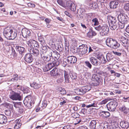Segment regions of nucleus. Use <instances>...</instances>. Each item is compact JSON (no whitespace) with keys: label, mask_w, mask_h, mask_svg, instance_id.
Returning <instances> with one entry per match:
<instances>
[{"label":"nucleus","mask_w":129,"mask_h":129,"mask_svg":"<svg viewBox=\"0 0 129 129\" xmlns=\"http://www.w3.org/2000/svg\"><path fill=\"white\" fill-rule=\"evenodd\" d=\"M3 34L6 38L10 40L14 39L17 36V33L14 28L9 26L4 29Z\"/></svg>","instance_id":"f257e3e1"},{"label":"nucleus","mask_w":129,"mask_h":129,"mask_svg":"<svg viewBox=\"0 0 129 129\" xmlns=\"http://www.w3.org/2000/svg\"><path fill=\"white\" fill-rule=\"evenodd\" d=\"M95 29L98 31H101L100 34L102 36H107L109 32V29L107 25L105 24L102 26L100 25L94 27Z\"/></svg>","instance_id":"f03ea898"},{"label":"nucleus","mask_w":129,"mask_h":129,"mask_svg":"<svg viewBox=\"0 0 129 129\" xmlns=\"http://www.w3.org/2000/svg\"><path fill=\"white\" fill-rule=\"evenodd\" d=\"M91 86L90 85H86L80 88H78L75 89V93L77 94L83 95L89 91L91 88Z\"/></svg>","instance_id":"7ed1b4c3"},{"label":"nucleus","mask_w":129,"mask_h":129,"mask_svg":"<svg viewBox=\"0 0 129 129\" xmlns=\"http://www.w3.org/2000/svg\"><path fill=\"white\" fill-rule=\"evenodd\" d=\"M23 102L25 105L28 108H31L32 105L34 103V102L32 101V98L30 95H28L26 97Z\"/></svg>","instance_id":"20e7f679"},{"label":"nucleus","mask_w":129,"mask_h":129,"mask_svg":"<svg viewBox=\"0 0 129 129\" xmlns=\"http://www.w3.org/2000/svg\"><path fill=\"white\" fill-rule=\"evenodd\" d=\"M9 98L13 100L20 101L22 98V94L20 91L14 92L13 94L9 96Z\"/></svg>","instance_id":"39448f33"},{"label":"nucleus","mask_w":129,"mask_h":129,"mask_svg":"<svg viewBox=\"0 0 129 129\" xmlns=\"http://www.w3.org/2000/svg\"><path fill=\"white\" fill-rule=\"evenodd\" d=\"M92 80L94 81L92 83V85L94 86L99 85L101 82L100 76L96 74H94L92 75Z\"/></svg>","instance_id":"423d86ee"},{"label":"nucleus","mask_w":129,"mask_h":129,"mask_svg":"<svg viewBox=\"0 0 129 129\" xmlns=\"http://www.w3.org/2000/svg\"><path fill=\"white\" fill-rule=\"evenodd\" d=\"M118 105V104L117 102L113 101L110 102L107 105V106L109 110L112 111L115 110Z\"/></svg>","instance_id":"0eeeda50"},{"label":"nucleus","mask_w":129,"mask_h":129,"mask_svg":"<svg viewBox=\"0 0 129 129\" xmlns=\"http://www.w3.org/2000/svg\"><path fill=\"white\" fill-rule=\"evenodd\" d=\"M79 49L80 52V56H82L83 54L86 53L88 50V48L87 45L82 44L79 47Z\"/></svg>","instance_id":"6e6552de"},{"label":"nucleus","mask_w":129,"mask_h":129,"mask_svg":"<svg viewBox=\"0 0 129 129\" xmlns=\"http://www.w3.org/2000/svg\"><path fill=\"white\" fill-rule=\"evenodd\" d=\"M122 45L127 50L128 49L129 43V40L123 37L122 36L120 38Z\"/></svg>","instance_id":"1a4fd4ad"},{"label":"nucleus","mask_w":129,"mask_h":129,"mask_svg":"<svg viewBox=\"0 0 129 129\" xmlns=\"http://www.w3.org/2000/svg\"><path fill=\"white\" fill-rule=\"evenodd\" d=\"M118 18L119 22H121L122 23L126 24L128 22L127 15L125 16L123 14H120L118 15Z\"/></svg>","instance_id":"9d476101"},{"label":"nucleus","mask_w":129,"mask_h":129,"mask_svg":"<svg viewBox=\"0 0 129 129\" xmlns=\"http://www.w3.org/2000/svg\"><path fill=\"white\" fill-rule=\"evenodd\" d=\"M77 60L76 57L73 56H69L67 58L68 64H74L76 62Z\"/></svg>","instance_id":"9b49d317"},{"label":"nucleus","mask_w":129,"mask_h":129,"mask_svg":"<svg viewBox=\"0 0 129 129\" xmlns=\"http://www.w3.org/2000/svg\"><path fill=\"white\" fill-rule=\"evenodd\" d=\"M50 74L51 76L54 77H57L60 75L58 69L56 67H54L50 71Z\"/></svg>","instance_id":"f8f14e48"},{"label":"nucleus","mask_w":129,"mask_h":129,"mask_svg":"<svg viewBox=\"0 0 129 129\" xmlns=\"http://www.w3.org/2000/svg\"><path fill=\"white\" fill-rule=\"evenodd\" d=\"M22 35L24 38L29 36L31 35L30 31L26 28H23L21 30Z\"/></svg>","instance_id":"ddd939ff"},{"label":"nucleus","mask_w":129,"mask_h":129,"mask_svg":"<svg viewBox=\"0 0 129 129\" xmlns=\"http://www.w3.org/2000/svg\"><path fill=\"white\" fill-rule=\"evenodd\" d=\"M24 60L27 62L30 63L33 61V58L31 54L28 53L25 55Z\"/></svg>","instance_id":"4468645a"},{"label":"nucleus","mask_w":129,"mask_h":129,"mask_svg":"<svg viewBox=\"0 0 129 129\" xmlns=\"http://www.w3.org/2000/svg\"><path fill=\"white\" fill-rule=\"evenodd\" d=\"M115 40L110 38H108L106 41V44L109 47H111Z\"/></svg>","instance_id":"2eb2a0df"},{"label":"nucleus","mask_w":129,"mask_h":129,"mask_svg":"<svg viewBox=\"0 0 129 129\" xmlns=\"http://www.w3.org/2000/svg\"><path fill=\"white\" fill-rule=\"evenodd\" d=\"M89 6L91 9H95L98 8L99 5L97 3H96V2L94 0H92L91 1Z\"/></svg>","instance_id":"dca6fc26"},{"label":"nucleus","mask_w":129,"mask_h":129,"mask_svg":"<svg viewBox=\"0 0 129 129\" xmlns=\"http://www.w3.org/2000/svg\"><path fill=\"white\" fill-rule=\"evenodd\" d=\"M29 52L30 54L36 56H38L39 54V51L38 49L34 48H31L30 49Z\"/></svg>","instance_id":"f3484780"},{"label":"nucleus","mask_w":129,"mask_h":129,"mask_svg":"<svg viewBox=\"0 0 129 129\" xmlns=\"http://www.w3.org/2000/svg\"><path fill=\"white\" fill-rule=\"evenodd\" d=\"M46 45V44H42L40 49L41 53L45 54L47 52L48 48H47Z\"/></svg>","instance_id":"a211bd4d"},{"label":"nucleus","mask_w":129,"mask_h":129,"mask_svg":"<svg viewBox=\"0 0 129 129\" xmlns=\"http://www.w3.org/2000/svg\"><path fill=\"white\" fill-rule=\"evenodd\" d=\"M118 120L117 117H112L109 119V122L112 124L116 123Z\"/></svg>","instance_id":"6ab92c4d"},{"label":"nucleus","mask_w":129,"mask_h":129,"mask_svg":"<svg viewBox=\"0 0 129 129\" xmlns=\"http://www.w3.org/2000/svg\"><path fill=\"white\" fill-rule=\"evenodd\" d=\"M41 56L43 60L46 61H49L51 59V57L46 54L41 53Z\"/></svg>","instance_id":"aec40b11"},{"label":"nucleus","mask_w":129,"mask_h":129,"mask_svg":"<svg viewBox=\"0 0 129 129\" xmlns=\"http://www.w3.org/2000/svg\"><path fill=\"white\" fill-rule=\"evenodd\" d=\"M7 121V117L3 114H0V123L1 124H3L6 123Z\"/></svg>","instance_id":"412c9836"},{"label":"nucleus","mask_w":129,"mask_h":129,"mask_svg":"<svg viewBox=\"0 0 129 129\" xmlns=\"http://www.w3.org/2000/svg\"><path fill=\"white\" fill-rule=\"evenodd\" d=\"M120 124L121 126L124 128H127L129 127L128 123L126 121H122L120 122Z\"/></svg>","instance_id":"4be33fe9"},{"label":"nucleus","mask_w":129,"mask_h":129,"mask_svg":"<svg viewBox=\"0 0 129 129\" xmlns=\"http://www.w3.org/2000/svg\"><path fill=\"white\" fill-rule=\"evenodd\" d=\"M90 61L92 64L95 66H98L99 64V62L98 61L97 59L96 58L93 57H92L90 58Z\"/></svg>","instance_id":"5701e85b"},{"label":"nucleus","mask_w":129,"mask_h":129,"mask_svg":"<svg viewBox=\"0 0 129 129\" xmlns=\"http://www.w3.org/2000/svg\"><path fill=\"white\" fill-rule=\"evenodd\" d=\"M108 20L109 23H116V20L115 17L112 16H109L108 17Z\"/></svg>","instance_id":"b1692460"},{"label":"nucleus","mask_w":129,"mask_h":129,"mask_svg":"<svg viewBox=\"0 0 129 129\" xmlns=\"http://www.w3.org/2000/svg\"><path fill=\"white\" fill-rule=\"evenodd\" d=\"M100 115L102 117L107 118L110 116V114L108 112L103 111L101 112Z\"/></svg>","instance_id":"393cba45"},{"label":"nucleus","mask_w":129,"mask_h":129,"mask_svg":"<svg viewBox=\"0 0 129 129\" xmlns=\"http://www.w3.org/2000/svg\"><path fill=\"white\" fill-rule=\"evenodd\" d=\"M30 86L31 87L35 89H38L41 86L40 84L35 82L30 84Z\"/></svg>","instance_id":"a878e982"},{"label":"nucleus","mask_w":129,"mask_h":129,"mask_svg":"<svg viewBox=\"0 0 129 129\" xmlns=\"http://www.w3.org/2000/svg\"><path fill=\"white\" fill-rule=\"evenodd\" d=\"M60 57V55L57 51L55 50L53 52L52 57H54V59L58 60Z\"/></svg>","instance_id":"bb28decb"},{"label":"nucleus","mask_w":129,"mask_h":129,"mask_svg":"<svg viewBox=\"0 0 129 129\" xmlns=\"http://www.w3.org/2000/svg\"><path fill=\"white\" fill-rule=\"evenodd\" d=\"M118 2L115 1H112L110 3V7L111 8L114 9L116 8L118 5Z\"/></svg>","instance_id":"cd10ccee"},{"label":"nucleus","mask_w":129,"mask_h":129,"mask_svg":"<svg viewBox=\"0 0 129 129\" xmlns=\"http://www.w3.org/2000/svg\"><path fill=\"white\" fill-rule=\"evenodd\" d=\"M96 73L99 75L104 76L105 77H107L108 76V74L107 72L99 70H97L96 71Z\"/></svg>","instance_id":"c85d7f7f"},{"label":"nucleus","mask_w":129,"mask_h":129,"mask_svg":"<svg viewBox=\"0 0 129 129\" xmlns=\"http://www.w3.org/2000/svg\"><path fill=\"white\" fill-rule=\"evenodd\" d=\"M16 47L17 50L20 54H22L24 53L25 50V48H24L19 46H17Z\"/></svg>","instance_id":"c756f323"},{"label":"nucleus","mask_w":129,"mask_h":129,"mask_svg":"<svg viewBox=\"0 0 129 129\" xmlns=\"http://www.w3.org/2000/svg\"><path fill=\"white\" fill-rule=\"evenodd\" d=\"M96 122L95 120H92L90 122V127L92 129H95L96 126Z\"/></svg>","instance_id":"7c9ffc66"},{"label":"nucleus","mask_w":129,"mask_h":129,"mask_svg":"<svg viewBox=\"0 0 129 129\" xmlns=\"http://www.w3.org/2000/svg\"><path fill=\"white\" fill-rule=\"evenodd\" d=\"M119 44L115 40L110 47L114 49H116L119 47Z\"/></svg>","instance_id":"2f4dec72"},{"label":"nucleus","mask_w":129,"mask_h":129,"mask_svg":"<svg viewBox=\"0 0 129 129\" xmlns=\"http://www.w3.org/2000/svg\"><path fill=\"white\" fill-rule=\"evenodd\" d=\"M107 2V0H97V2L99 5V6L104 7L105 6L104 3H106Z\"/></svg>","instance_id":"473e14b6"},{"label":"nucleus","mask_w":129,"mask_h":129,"mask_svg":"<svg viewBox=\"0 0 129 129\" xmlns=\"http://www.w3.org/2000/svg\"><path fill=\"white\" fill-rule=\"evenodd\" d=\"M53 52H54V51H53L50 48H48L47 52L45 54L51 57L52 56Z\"/></svg>","instance_id":"72a5a7b5"},{"label":"nucleus","mask_w":129,"mask_h":129,"mask_svg":"<svg viewBox=\"0 0 129 129\" xmlns=\"http://www.w3.org/2000/svg\"><path fill=\"white\" fill-rule=\"evenodd\" d=\"M64 73L65 82V83H68L69 82V75L66 71H65Z\"/></svg>","instance_id":"f704fd0d"},{"label":"nucleus","mask_w":129,"mask_h":129,"mask_svg":"<svg viewBox=\"0 0 129 129\" xmlns=\"http://www.w3.org/2000/svg\"><path fill=\"white\" fill-rule=\"evenodd\" d=\"M106 57L108 61L109 62L113 59L114 58V56L110 53H108L107 54Z\"/></svg>","instance_id":"c9c22d12"},{"label":"nucleus","mask_w":129,"mask_h":129,"mask_svg":"<svg viewBox=\"0 0 129 129\" xmlns=\"http://www.w3.org/2000/svg\"><path fill=\"white\" fill-rule=\"evenodd\" d=\"M59 99L61 101L60 103V105H62L66 103L67 100V99L66 98L64 97H61L59 98Z\"/></svg>","instance_id":"e433bc0d"},{"label":"nucleus","mask_w":129,"mask_h":129,"mask_svg":"<svg viewBox=\"0 0 129 129\" xmlns=\"http://www.w3.org/2000/svg\"><path fill=\"white\" fill-rule=\"evenodd\" d=\"M45 62L43 60H38L36 62V64L39 66L45 65Z\"/></svg>","instance_id":"4c0bfd02"},{"label":"nucleus","mask_w":129,"mask_h":129,"mask_svg":"<svg viewBox=\"0 0 129 129\" xmlns=\"http://www.w3.org/2000/svg\"><path fill=\"white\" fill-rule=\"evenodd\" d=\"M73 3L70 0L68 1H65V6L64 7H67L69 8L72 5Z\"/></svg>","instance_id":"58836bf2"},{"label":"nucleus","mask_w":129,"mask_h":129,"mask_svg":"<svg viewBox=\"0 0 129 129\" xmlns=\"http://www.w3.org/2000/svg\"><path fill=\"white\" fill-rule=\"evenodd\" d=\"M34 40H33L30 39L28 41H26L27 43L28 46L32 48H33L34 43H33V42H33V41H34Z\"/></svg>","instance_id":"ea45409f"},{"label":"nucleus","mask_w":129,"mask_h":129,"mask_svg":"<svg viewBox=\"0 0 129 129\" xmlns=\"http://www.w3.org/2000/svg\"><path fill=\"white\" fill-rule=\"evenodd\" d=\"M57 2L58 4L61 6L64 7L65 6V1H63L62 0H57Z\"/></svg>","instance_id":"a19ab883"},{"label":"nucleus","mask_w":129,"mask_h":129,"mask_svg":"<svg viewBox=\"0 0 129 129\" xmlns=\"http://www.w3.org/2000/svg\"><path fill=\"white\" fill-rule=\"evenodd\" d=\"M99 129H108V124L107 122L104 123L103 125L100 126Z\"/></svg>","instance_id":"79ce46f5"},{"label":"nucleus","mask_w":129,"mask_h":129,"mask_svg":"<svg viewBox=\"0 0 129 129\" xmlns=\"http://www.w3.org/2000/svg\"><path fill=\"white\" fill-rule=\"evenodd\" d=\"M110 28L112 30H115L117 26L115 23L109 24Z\"/></svg>","instance_id":"37998d69"},{"label":"nucleus","mask_w":129,"mask_h":129,"mask_svg":"<svg viewBox=\"0 0 129 129\" xmlns=\"http://www.w3.org/2000/svg\"><path fill=\"white\" fill-rule=\"evenodd\" d=\"M97 106V104L95 101L93 102V103L87 105L86 107L87 108H89L91 107H96Z\"/></svg>","instance_id":"c03bdc74"},{"label":"nucleus","mask_w":129,"mask_h":129,"mask_svg":"<svg viewBox=\"0 0 129 129\" xmlns=\"http://www.w3.org/2000/svg\"><path fill=\"white\" fill-rule=\"evenodd\" d=\"M92 22L94 23V26L98 25L99 24L98 20L96 18H94L92 20Z\"/></svg>","instance_id":"a18cd8bd"},{"label":"nucleus","mask_w":129,"mask_h":129,"mask_svg":"<svg viewBox=\"0 0 129 129\" xmlns=\"http://www.w3.org/2000/svg\"><path fill=\"white\" fill-rule=\"evenodd\" d=\"M120 110L122 111H123L125 114L127 113V110L126 108L124 106H122L120 108Z\"/></svg>","instance_id":"49530a36"},{"label":"nucleus","mask_w":129,"mask_h":129,"mask_svg":"<svg viewBox=\"0 0 129 129\" xmlns=\"http://www.w3.org/2000/svg\"><path fill=\"white\" fill-rule=\"evenodd\" d=\"M38 40L41 43V44H46L44 38L42 37H40L38 38Z\"/></svg>","instance_id":"de8ad7c7"},{"label":"nucleus","mask_w":129,"mask_h":129,"mask_svg":"<svg viewBox=\"0 0 129 129\" xmlns=\"http://www.w3.org/2000/svg\"><path fill=\"white\" fill-rule=\"evenodd\" d=\"M100 58V60L102 63H105L107 61L106 59L104 56H101Z\"/></svg>","instance_id":"09e8293b"},{"label":"nucleus","mask_w":129,"mask_h":129,"mask_svg":"<svg viewBox=\"0 0 129 129\" xmlns=\"http://www.w3.org/2000/svg\"><path fill=\"white\" fill-rule=\"evenodd\" d=\"M70 76L72 79H75L77 78V74L75 73H71Z\"/></svg>","instance_id":"8fccbe9b"},{"label":"nucleus","mask_w":129,"mask_h":129,"mask_svg":"<svg viewBox=\"0 0 129 129\" xmlns=\"http://www.w3.org/2000/svg\"><path fill=\"white\" fill-rule=\"evenodd\" d=\"M14 76L13 78H12L11 80V81L13 82L16 81L18 79V75L17 74L14 75Z\"/></svg>","instance_id":"3c124183"},{"label":"nucleus","mask_w":129,"mask_h":129,"mask_svg":"<svg viewBox=\"0 0 129 129\" xmlns=\"http://www.w3.org/2000/svg\"><path fill=\"white\" fill-rule=\"evenodd\" d=\"M33 42V43H34L33 48L34 47H36L37 48H39V46L37 42L34 40V41H33V42Z\"/></svg>","instance_id":"603ef678"},{"label":"nucleus","mask_w":129,"mask_h":129,"mask_svg":"<svg viewBox=\"0 0 129 129\" xmlns=\"http://www.w3.org/2000/svg\"><path fill=\"white\" fill-rule=\"evenodd\" d=\"M52 63L54 66H57L59 63L58 60H56V59H54V61H53Z\"/></svg>","instance_id":"864d4df0"},{"label":"nucleus","mask_w":129,"mask_h":129,"mask_svg":"<svg viewBox=\"0 0 129 129\" xmlns=\"http://www.w3.org/2000/svg\"><path fill=\"white\" fill-rule=\"evenodd\" d=\"M69 8L72 11H74L76 10V8L75 4L74 3Z\"/></svg>","instance_id":"5fc2aeb1"},{"label":"nucleus","mask_w":129,"mask_h":129,"mask_svg":"<svg viewBox=\"0 0 129 129\" xmlns=\"http://www.w3.org/2000/svg\"><path fill=\"white\" fill-rule=\"evenodd\" d=\"M125 24V23H122L121 22H119L118 23V26L120 28L122 29L124 27Z\"/></svg>","instance_id":"6e6d98bb"},{"label":"nucleus","mask_w":129,"mask_h":129,"mask_svg":"<svg viewBox=\"0 0 129 129\" xmlns=\"http://www.w3.org/2000/svg\"><path fill=\"white\" fill-rule=\"evenodd\" d=\"M124 8L127 11H129V3H128L125 4Z\"/></svg>","instance_id":"4d7b16f0"},{"label":"nucleus","mask_w":129,"mask_h":129,"mask_svg":"<svg viewBox=\"0 0 129 129\" xmlns=\"http://www.w3.org/2000/svg\"><path fill=\"white\" fill-rule=\"evenodd\" d=\"M81 121V120L79 118L75 119L74 120V124L76 125L80 123Z\"/></svg>","instance_id":"13d9d810"},{"label":"nucleus","mask_w":129,"mask_h":129,"mask_svg":"<svg viewBox=\"0 0 129 129\" xmlns=\"http://www.w3.org/2000/svg\"><path fill=\"white\" fill-rule=\"evenodd\" d=\"M21 120L20 119H17L15 120L14 122V123L15 124H22L21 123Z\"/></svg>","instance_id":"bf43d9fd"},{"label":"nucleus","mask_w":129,"mask_h":129,"mask_svg":"<svg viewBox=\"0 0 129 129\" xmlns=\"http://www.w3.org/2000/svg\"><path fill=\"white\" fill-rule=\"evenodd\" d=\"M12 52L11 53V55L13 56V57L14 58H16L17 57V54L13 48L12 49Z\"/></svg>","instance_id":"052dcab7"},{"label":"nucleus","mask_w":129,"mask_h":129,"mask_svg":"<svg viewBox=\"0 0 129 129\" xmlns=\"http://www.w3.org/2000/svg\"><path fill=\"white\" fill-rule=\"evenodd\" d=\"M85 63L86 66L89 68L90 69L91 68L92 65L89 61H86Z\"/></svg>","instance_id":"680f3d73"},{"label":"nucleus","mask_w":129,"mask_h":129,"mask_svg":"<svg viewBox=\"0 0 129 129\" xmlns=\"http://www.w3.org/2000/svg\"><path fill=\"white\" fill-rule=\"evenodd\" d=\"M91 75L90 73L88 72H86L85 74V77L87 79H88L90 78Z\"/></svg>","instance_id":"e2e57ef3"},{"label":"nucleus","mask_w":129,"mask_h":129,"mask_svg":"<svg viewBox=\"0 0 129 129\" xmlns=\"http://www.w3.org/2000/svg\"><path fill=\"white\" fill-rule=\"evenodd\" d=\"M43 70L45 72H47L49 71L50 70L49 67L48 66L47 64L45 65V67L44 68Z\"/></svg>","instance_id":"0e129e2a"},{"label":"nucleus","mask_w":129,"mask_h":129,"mask_svg":"<svg viewBox=\"0 0 129 129\" xmlns=\"http://www.w3.org/2000/svg\"><path fill=\"white\" fill-rule=\"evenodd\" d=\"M57 40L54 38L51 39L50 41V42L52 43H56L57 42Z\"/></svg>","instance_id":"69168bd1"},{"label":"nucleus","mask_w":129,"mask_h":129,"mask_svg":"<svg viewBox=\"0 0 129 129\" xmlns=\"http://www.w3.org/2000/svg\"><path fill=\"white\" fill-rule=\"evenodd\" d=\"M108 100L107 99H105L102 101L100 102V104L101 105L104 104H106L108 101Z\"/></svg>","instance_id":"338daca9"},{"label":"nucleus","mask_w":129,"mask_h":129,"mask_svg":"<svg viewBox=\"0 0 129 129\" xmlns=\"http://www.w3.org/2000/svg\"><path fill=\"white\" fill-rule=\"evenodd\" d=\"M27 5L28 7H29L34 8L35 7V5L34 4L30 3H28Z\"/></svg>","instance_id":"774afa93"}]
</instances>
